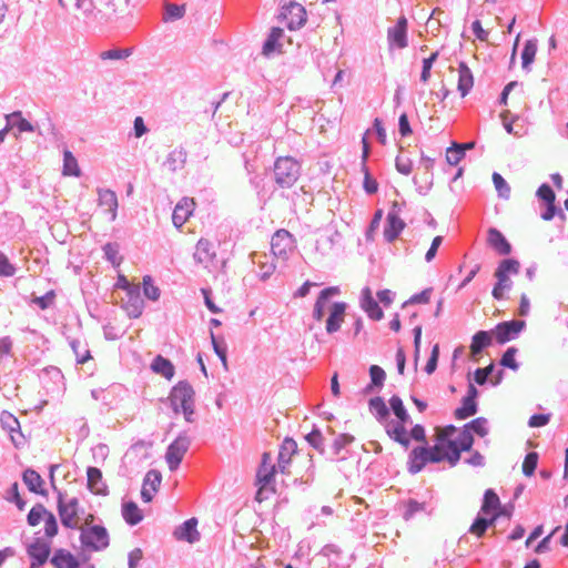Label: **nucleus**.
<instances>
[{
    "label": "nucleus",
    "mask_w": 568,
    "mask_h": 568,
    "mask_svg": "<svg viewBox=\"0 0 568 568\" xmlns=\"http://www.w3.org/2000/svg\"><path fill=\"white\" fill-rule=\"evenodd\" d=\"M143 291L144 295L152 301H158L160 297V288L153 284L150 275L143 277Z\"/></svg>",
    "instance_id": "obj_48"
},
{
    "label": "nucleus",
    "mask_w": 568,
    "mask_h": 568,
    "mask_svg": "<svg viewBox=\"0 0 568 568\" xmlns=\"http://www.w3.org/2000/svg\"><path fill=\"white\" fill-rule=\"evenodd\" d=\"M151 368L154 373L162 375L166 379H171L174 375L173 364L161 355L153 359Z\"/></svg>",
    "instance_id": "obj_34"
},
{
    "label": "nucleus",
    "mask_w": 568,
    "mask_h": 568,
    "mask_svg": "<svg viewBox=\"0 0 568 568\" xmlns=\"http://www.w3.org/2000/svg\"><path fill=\"white\" fill-rule=\"evenodd\" d=\"M537 53V43L535 40H527L523 52H521V61H523V68L528 69L529 65L534 62L535 57Z\"/></svg>",
    "instance_id": "obj_42"
},
{
    "label": "nucleus",
    "mask_w": 568,
    "mask_h": 568,
    "mask_svg": "<svg viewBox=\"0 0 568 568\" xmlns=\"http://www.w3.org/2000/svg\"><path fill=\"white\" fill-rule=\"evenodd\" d=\"M491 343V336L486 331H479L477 332L471 339L470 344V353L471 355L479 354L483 348L489 346Z\"/></svg>",
    "instance_id": "obj_38"
},
{
    "label": "nucleus",
    "mask_w": 568,
    "mask_h": 568,
    "mask_svg": "<svg viewBox=\"0 0 568 568\" xmlns=\"http://www.w3.org/2000/svg\"><path fill=\"white\" fill-rule=\"evenodd\" d=\"M406 423L407 422L398 420L397 423H395L393 425H390V424L387 425L386 434L389 436V438H392L396 443L400 444L405 448H408L410 440H409L408 432L405 426Z\"/></svg>",
    "instance_id": "obj_24"
},
{
    "label": "nucleus",
    "mask_w": 568,
    "mask_h": 568,
    "mask_svg": "<svg viewBox=\"0 0 568 568\" xmlns=\"http://www.w3.org/2000/svg\"><path fill=\"white\" fill-rule=\"evenodd\" d=\"M501 503L498 495L493 489H487L484 494L481 504V513L486 516H494L498 509H500Z\"/></svg>",
    "instance_id": "obj_31"
},
{
    "label": "nucleus",
    "mask_w": 568,
    "mask_h": 568,
    "mask_svg": "<svg viewBox=\"0 0 568 568\" xmlns=\"http://www.w3.org/2000/svg\"><path fill=\"white\" fill-rule=\"evenodd\" d=\"M408 22L405 17H399L394 27L387 30V41L389 49H405L408 45L407 37Z\"/></svg>",
    "instance_id": "obj_11"
},
{
    "label": "nucleus",
    "mask_w": 568,
    "mask_h": 568,
    "mask_svg": "<svg viewBox=\"0 0 568 568\" xmlns=\"http://www.w3.org/2000/svg\"><path fill=\"white\" fill-rule=\"evenodd\" d=\"M57 508L61 523L64 527L70 529L80 528V503L77 497L67 499L62 493H59Z\"/></svg>",
    "instance_id": "obj_6"
},
{
    "label": "nucleus",
    "mask_w": 568,
    "mask_h": 568,
    "mask_svg": "<svg viewBox=\"0 0 568 568\" xmlns=\"http://www.w3.org/2000/svg\"><path fill=\"white\" fill-rule=\"evenodd\" d=\"M364 171V189L368 194H374L378 190V183L373 179L368 172L366 164H363Z\"/></svg>",
    "instance_id": "obj_58"
},
{
    "label": "nucleus",
    "mask_w": 568,
    "mask_h": 568,
    "mask_svg": "<svg viewBox=\"0 0 568 568\" xmlns=\"http://www.w3.org/2000/svg\"><path fill=\"white\" fill-rule=\"evenodd\" d=\"M524 321L504 322L496 326L493 334L499 344H505L514 338L524 328Z\"/></svg>",
    "instance_id": "obj_17"
},
{
    "label": "nucleus",
    "mask_w": 568,
    "mask_h": 568,
    "mask_svg": "<svg viewBox=\"0 0 568 568\" xmlns=\"http://www.w3.org/2000/svg\"><path fill=\"white\" fill-rule=\"evenodd\" d=\"M6 118L11 129L16 126L20 133L34 131L33 125L19 111L8 114Z\"/></svg>",
    "instance_id": "obj_39"
},
{
    "label": "nucleus",
    "mask_w": 568,
    "mask_h": 568,
    "mask_svg": "<svg viewBox=\"0 0 568 568\" xmlns=\"http://www.w3.org/2000/svg\"><path fill=\"white\" fill-rule=\"evenodd\" d=\"M463 428H467L470 433L474 430L477 435L484 437L487 435V420L483 417H478L467 425H465Z\"/></svg>",
    "instance_id": "obj_49"
},
{
    "label": "nucleus",
    "mask_w": 568,
    "mask_h": 568,
    "mask_svg": "<svg viewBox=\"0 0 568 568\" xmlns=\"http://www.w3.org/2000/svg\"><path fill=\"white\" fill-rule=\"evenodd\" d=\"M23 483L27 485L31 493L37 495L45 496L47 490L44 489V481L42 477L33 469H27L22 476Z\"/></svg>",
    "instance_id": "obj_26"
},
{
    "label": "nucleus",
    "mask_w": 568,
    "mask_h": 568,
    "mask_svg": "<svg viewBox=\"0 0 568 568\" xmlns=\"http://www.w3.org/2000/svg\"><path fill=\"white\" fill-rule=\"evenodd\" d=\"M389 405H390L393 413L398 418V420H403V422L409 420V415L407 414L406 408H405L400 397H398L396 395L392 396L389 399Z\"/></svg>",
    "instance_id": "obj_44"
},
{
    "label": "nucleus",
    "mask_w": 568,
    "mask_h": 568,
    "mask_svg": "<svg viewBox=\"0 0 568 568\" xmlns=\"http://www.w3.org/2000/svg\"><path fill=\"white\" fill-rule=\"evenodd\" d=\"M190 446V439L185 435H180L169 447L165 459L170 470H175L181 464Z\"/></svg>",
    "instance_id": "obj_12"
},
{
    "label": "nucleus",
    "mask_w": 568,
    "mask_h": 568,
    "mask_svg": "<svg viewBox=\"0 0 568 568\" xmlns=\"http://www.w3.org/2000/svg\"><path fill=\"white\" fill-rule=\"evenodd\" d=\"M122 516L130 525H136L143 519V514L133 501L124 503L122 506Z\"/></svg>",
    "instance_id": "obj_36"
},
{
    "label": "nucleus",
    "mask_w": 568,
    "mask_h": 568,
    "mask_svg": "<svg viewBox=\"0 0 568 568\" xmlns=\"http://www.w3.org/2000/svg\"><path fill=\"white\" fill-rule=\"evenodd\" d=\"M197 519L191 518L184 521L181 526H179L173 536L178 540L186 541L189 544H193L200 539V532L197 530Z\"/></svg>",
    "instance_id": "obj_21"
},
{
    "label": "nucleus",
    "mask_w": 568,
    "mask_h": 568,
    "mask_svg": "<svg viewBox=\"0 0 568 568\" xmlns=\"http://www.w3.org/2000/svg\"><path fill=\"white\" fill-rule=\"evenodd\" d=\"M487 242L499 255H508L511 252V245L497 229L488 230Z\"/></svg>",
    "instance_id": "obj_23"
},
{
    "label": "nucleus",
    "mask_w": 568,
    "mask_h": 568,
    "mask_svg": "<svg viewBox=\"0 0 568 568\" xmlns=\"http://www.w3.org/2000/svg\"><path fill=\"white\" fill-rule=\"evenodd\" d=\"M185 13V6H178L173 3L165 4V17L164 20H178L183 18Z\"/></svg>",
    "instance_id": "obj_50"
},
{
    "label": "nucleus",
    "mask_w": 568,
    "mask_h": 568,
    "mask_svg": "<svg viewBox=\"0 0 568 568\" xmlns=\"http://www.w3.org/2000/svg\"><path fill=\"white\" fill-rule=\"evenodd\" d=\"M363 307L372 320L378 321L383 317L382 308L379 307L378 303L371 296H367L364 300Z\"/></svg>",
    "instance_id": "obj_45"
},
{
    "label": "nucleus",
    "mask_w": 568,
    "mask_h": 568,
    "mask_svg": "<svg viewBox=\"0 0 568 568\" xmlns=\"http://www.w3.org/2000/svg\"><path fill=\"white\" fill-rule=\"evenodd\" d=\"M519 271V262L513 258L504 260L495 272L497 283L493 290V296L500 300L504 291L509 287V276L517 274Z\"/></svg>",
    "instance_id": "obj_7"
},
{
    "label": "nucleus",
    "mask_w": 568,
    "mask_h": 568,
    "mask_svg": "<svg viewBox=\"0 0 568 568\" xmlns=\"http://www.w3.org/2000/svg\"><path fill=\"white\" fill-rule=\"evenodd\" d=\"M294 246V239L286 230H278L272 236L271 250L275 256L285 258Z\"/></svg>",
    "instance_id": "obj_14"
},
{
    "label": "nucleus",
    "mask_w": 568,
    "mask_h": 568,
    "mask_svg": "<svg viewBox=\"0 0 568 568\" xmlns=\"http://www.w3.org/2000/svg\"><path fill=\"white\" fill-rule=\"evenodd\" d=\"M433 447L419 446L409 453L408 470L412 474L419 473L428 463H439Z\"/></svg>",
    "instance_id": "obj_10"
},
{
    "label": "nucleus",
    "mask_w": 568,
    "mask_h": 568,
    "mask_svg": "<svg viewBox=\"0 0 568 568\" xmlns=\"http://www.w3.org/2000/svg\"><path fill=\"white\" fill-rule=\"evenodd\" d=\"M144 302L140 295V286L131 288L126 293V298L123 300V308L126 314L132 318H138L143 311Z\"/></svg>",
    "instance_id": "obj_19"
},
{
    "label": "nucleus",
    "mask_w": 568,
    "mask_h": 568,
    "mask_svg": "<svg viewBox=\"0 0 568 568\" xmlns=\"http://www.w3.org/2000/svg\"><path fill=\"white\" fill-rule=\"evenodd\" d=\"M476 412H477L476 400L467 399L464 397L463 405L455 410L454 415L457 419H466V418L475 415Z\"/></svg>",
    "instance_id": "obj_43"
},
{
    "label": "nucleus",
    "mask_w": 568,
    "mask_h": 568,
    "mask_svg": "<svg viewBox=\"0 0 568 568\" xmlns=\"http://www.w3.org/2000/svg\"><path fill=\"white\" fill-rule=\"evenodd\" d=\"M425 510V504L418 503L416 500H408L406 504V511L404 514V518L407 520L412 518L416 513L424 511Z\"/></svg>",
    "instance_id": "obj_61"
},
{
    "label": "nucleus",
    "mask_w": 568,
    "mask_h": 568,
    "mask_svg": "<svg viewBox=\"0 0 568 568\" xmlns=\"http://www.w3.org/2000/svg\"><path fill=\"white\" fill-rule=\"evenodd\" d=\"M301 165L291 156H281L274 164L275 182L281 187H292L298 180Z\"/></svg>",
    "instance_id": "obj_4"
},
{
    "label": "nucleus",
    "mask_w": 568,
    "mask_h": 568,
    "mask_svg": "<svg viewBox=\"0 0 568 568\" xmlns=\"http://www.w3.org/2000/svg\"><path fill=\"white\" fill-rule=\"evenodd\" d=\"M55 298V293L54 291H50L48 292L45 295L43 296H39V297H36L33 300V303H36L41 310H45L48 308L50 305L53 304V301Z\"/></svg>",
    "instance_id": "obj_64"
},
{
    "label": "nucleus",
    "mask_w": 568,
    "mask_h": 568,
    "mask_svg": "<svg viewBox=\"0 0 568 568\" xmlns=\"http://www.w3.org/2000/svg\"><path fill=\"white\" fill-rule=\"evenodd\" d=\"M131 52L128 49H112L101 52L100 57L102 60H120L128 58Z\"/></svg>",
    "instance_id": "obj_56"
},
{
    "label": "nucleus",
    "mask_w": 568,
    "mask_h": 568,
    "mask_svg": "<svg viewBox=\"0 0 568 568\" xmlns=\"http://www.w3.org/2000/svg\"><path fill=\"white\" fill-rule=\"evenodd\" d=\"M62 173H63V175H69V176H79L80 175V168H79L78 161L69 150H65L63 152Z\"/></svg>",
    "instance_id": "obj_40"
},
{
    "label": "nucleus",
    "mask_w": 568,
    "mask_h": 568,
    "mask_svg": "<svg viewBox=\"0 0 568 568\" xmlns=\"http://www.w3.org/2000/svg\"><path fill=\"white\" fill-rule=\"evenodd\" d=\"M473 445L474 436L467 428L458 430L454 425H448L436 428L433 450L439 457V463L447 462L454 467L460 460L462 453L470 452Z\"/></svg>",
    "instance_id": "obj_1"
},
{
    "label": "nucleus",
    "mask_w": 568,
    "mask_h": 568,
    "mask_svg": "<svg viewBox=\"0 0 568 568\" xmlns=\"http://www.w3.org/2000/svg\"><path fill=\"white\" fill-rule=\"evenodd\" d=\"M438 57V52H434L430 54V57L423 60V70L420 74V80L423 82H427L430 77V69L433 67V63L436 61Z\"/></svg>",
    "instance_id": "obj_59"
},
{
    "label": "nucleus",
    "mask_w": 568,
    "mask_h": 568,
    "mask_svg": "<svg viewBox=\"0 0 568 568\" xmlns=\"http://www.w3.org/2000/svg\"><path fill=\"white\" fill-rule=\"evenodd\" d=\"M99 205L111 220L115 219L118 209V199L114 192L104 190L99 192Z\"/></svg>",
    "instance_id": "obj_27"
},
{
    "label": "nucleus",
    "mask_w": 568,
    "mask_h": 568,
    "mask_svg": "<svg viewBox=\"0 0 568 568\" xmlns=\"http://www.w3.org/2000/svg\"><path fill=\"white\" fill-rule=\"evenodd\" d=\"M52 511L45 508L43 504H36L27 516V521L31 527H36L43 523L47 516H50Z\"/></svg>",
    "instance_id": "obj_35"
},
{
    "label": "nucleus",
    "mask_w": 568,
    "mask_h": 568,
    "mask_svg": "<svg viewBox=\"0 0 568 568\" xmlns=\"http://www.w3.org/2000/svg\"><path fill=\"white\" fill-rule=\"evenodd\" d=\"M281 16L286 21L287 28L291 30L300 29L305 24L307 19L305 8L295 2L283 7Z\"/></svg>",
    "instance_id": "obj_13"
},
{
    "label": "nucleus",
    "mask_w": 568,
    "mask_h": 568,
    "mask_svg": "<svg viewBox=\"0 0 568 568\" xmlns=\"http://www.w3.org/2000/svg\"><path fill=\"white\" fill-rule=\"evenodd\" d=\"M369 375L372 384L375 386H382L385 379V372L377 365H372L369 368Z\"/></svg>",
    "instance_id": "obj_62"
},
{
    "label": "nucleus",
    "mask_w": 568,
    "mask_h": 568,
    "mask_svg": "<svg viewBox=\"0 0 568 568\" xmlns=\"http://www.w3.org/2000/svg\"><path fill=\"white\" fill-rule=\"evenodd\" d=\"M430 292L432 288H426L423 292L413 295L407 302L404 303V306L406 304H427L430 300Z\"/></svg>",
    "instance_id": "obj_63"
},
{
    "label": "nucleus",
    "mask_w": 568,
    "mask_h": 568,
    "mask_svg": "<svg viewBox=\"0 0 568 568\" xmlns=\"http://www.w3.org/2000/svg\"><path fill=\"white\" fill-rule=\"evenodd\" d=\"M194 389L186 382L178 383L171 390L170 400L175 413L182 412L186 422L191 423L194 414Z\"/></svg>",
    "instance_id": "obj_3"
},
{
    "label": "nucleus",
    "mask_w": 568,
    "mask_h": 568,
    "mask_svg": "<svg viewBox=\"0 0 568 568\" xmlns=\"http://www.w3.org/2000/svg\"><path fill=\"white\" fill-rule=\"evenodd\" d=\"M283 29L277 27L272 28L271 33L263 45V54L270 55L274 51L278 50L281 48V44L278 42L283 38Z\"/></svg>",
    "instance_id": "obj_37"
},
{
    "label": "nucleus",
    "mask_w": 568,
    "mask_h": 568,
    "mask_svg": "<svg viewBox=\"0 0 568 568\" xmlns=\"http://www.w3.org/2000/svg\"><path fill=\"white\" fill-rule=\"evenodd\" d=\"M88 487L94 494H104L106 486L102 480V473L97 467H89L87 470Z\"/></svg>",
    "instance_id": "obj_32"
},
{
    "label": "nucleus",
    "mask_w": 568,
    "mask_h": 568,
    "mask_svg": "<svg viewBox=\"0 0 568 568\" xmlns=\"http://www.w3.org/2000/svg\"><path fill=\"white\" fill-rule=\"evenodd\" d=\"M345 304L334 303L329 308V316L326 321V331L334 333L339 329L341 324L344 321Z\"/></svg>",
    "instance_id": "obj_25"
},
{
    "label": "nucleus",
    "mask_w": 568,
    "mask_h": 568,
    "mask_svg": "<svg viewBox=\"0 0 568 568\" xmlns=\"http://www.w3.org/2000/svg\"><path fill=\"white\" fill-rule=\"evenodd\" d=\"M276 473V467L271 463V454L265 452L262 455V462L256 473V484L258 486V490L256 493V500L263 501L266 496H264V491L266 487L273 481Z\"/></svg>",
    "instance_id": "obj_8"
},
{
    "label": "nucleus",
    "mask_w": 568,
    "mask_h": 568,
    "mask_svg": "<svg viewBox=\"0 0 568 568\" xmlns=\"http://www.w3.org/2000/svg\"><path fill=\"white\" fill-rule=\"evenodd\" d=\"M474 85V78L466 63L460 62L458 67V91L465 97Z\"/></svg>",
    "instance_id": "obj_29"
},
{
    "label": "nucleus",
    "mask_w": 568,
    "mask_h": 568,
    "mask_svg": "<svg viewBox=\"0 0 568 568\" xmlns=\"http://www.w3.org/2000/svg\"><path fill=\"white\" fill-rule=\"evenodd\" d=\"M50 545L41 539H36L28 548V554L31 557V566L42 567L50 556Z\"/></svg>",
    "instance_id": "obj_18"
},
{
    "label": "nucleus",
    "mask_w": 568,
    "mask_h": 568,
    "mask_svg": "<svg viewBox=\"0 0 568 568\" xmlns=\"http://www.w3.org/2000/svg\"><path fill=\"white\" fill-rule=\"evenodd\" d=\"M186 153L182 149L172 150L166 156L163 165L169 172H176L184 168Z\"/></svg>",
    "instance_id": "obj_30"
},
{
    "label": "nucleus",
    "mask_w": 568,
    "mask_h": 568,
    "mask_svg": "<svg viewBox=\"0 0 568 568\" xmlns=\"http://www.w3.org/2000/svg\"><path fill=\"white\" fill-rule=\"evenodd\" d=\"M47 519L43 521L44 525V536L49 539L55 537L59 531V526L54 514L52 513L50 516L45 517Z\"/></svg>",
    "instance_id": "obj_54"
},
{
    "label": "nucleus",
    "mask_w": 568,
    "mask_h": 568,
    "mask_svg": "<svg viewBox=\"0 0 568 568\" xmlns=\"http://www.w3.org/2000/svg\"><path fill=\"white\" fill-rule=\"evenodd\" d=\"M194 258L210 273L217 268L214 245L206 239L199 240L195 246Z\"/></svg>",
    "instance_id": "obj_9"
},
{
    "label": "nucleus",
    "mask_w": 568,
    "mask_h": 568,
    "mask_svg": "<svg viewBox=\"0 0 568 568\" xmlns=\"http://www.w3.org/2000/svg\"><path fill=\"white\" fill-rule=\"evenodd\" d=\"M80 541L83 549L100 551L109 546V534L103 526L80 527Z\"/></svg>",
    "instance_id": "obj_5"
},
{
    "label": "nucleus",
    "mask_w": 568,
    "mask_h": 568,
    "mask_svg": "<svg viewBox=\"0 0 568 568\" xmlns=\"http://www.w3.org/2000/svg\"><path fill=\"white\" fill-rule=\"evenodd\" d=\"M162 481V476L158 470H150L146 473L142 489L141 497L143 501L150 503L153 499L154 494L159 490Z\"/></svg>",
    "instance_id": "obj_20"
},
{
    "label": "nucleus",
    "mask_w": 568,
    "mask_h": 568,
    "mask_svg": "<svg viewBox=\"0 0 568 568\" xmlns=\"http://www.w3.org/2000/svg\"><path fill=\"white\" fill-rule=\"evenodd\" d=\"M369 409L378 420H384L389 415V410L382 397H374L369 400Z\"/></svg>",
    "instance_id": "obj_41"
},
{
    "label": "nucleus",
    "mask_w": 568,
    "mask_h": 568,
    "mask_svg": "<svg viewBox=\"0 0 568 568\" xmlns=\"http://www.w3.org/2000/svg\"><path fill=\"white\" fill-rule=\"evenodd\" d=\"M6 499L8 501H13L20 510L26 506L24 500L20 496L18 483H13L8 489Z\"/></svg>",
    "instance_id": "obj_52"
},
{
    "label": "nucleus",
    "mask_w": 568,
    "mask_h": 568,
    "mask_svg": "<svg viewBox=\"0 0 568 568\" xmlns=\"http://www.w3.org/2000/svg\"><path fill=\"white\" fill-rule=\"evenodd\" d=\"M16 274L14 265L9 261L8 256L0 251V276L11 277Z\"/></svg>",
    "instance_id": "obj_55"
},
{
    "label": "nucleus",
    "mask_w": 568,
    "mask_h": 568,
    "mask_svg": "<svg viewBox=\"0 0 568 568\" xmlns=\"http://www.w3.org/2000/svg\"><path fill=\"white\" fill-rule=\"evenodd\" d=\"M337 287H327L323 290L316 300V303L314 305V317L316 321H322L324 317L325 306L328 302V298L333 295L338 294Z\"/></svg>",
    "instance_id": "obj_33"
},
{
    "label": "nucleus",
    "mask_w": 568,
    "mask_h": 568,
    "mask_svg": "<svg viewBox=\"0 0 568 568\" xmlns=\"http://www.w3.org/2000/svg\"><path fill=\"white\" fill-rule=\"evenodd\" d=\"M196 203L192 197H183L174 207L172 214L173 224L180 229L184 225L192 216L195 210Z\"/></svg>",
    "instance_id": "obj_16"
},
{
    "label": "nucleus",
    "mask_w": 568,
    "mask_h": 568,
    "mask_svg": "<svg viewBox=\"0 0 568 568\" xmlns=\"http://www.w3.org/2000/svg\"><path fill=\"white\" fill-rule=\"evenodd\" d=\"M59 3L78 19L110 21L125 11L129 0H59Z\"/></svg>",
    "instance_id": "obj_2"
},
{
    "label": "nucleus",
    "mask_w": 568,
    "mask_h": 568,
    "mask_svg": "<svg viewBox=\"0 0 568 568\" xmlns=\"http://www.w3.org/2000/svg\"><path fill=\"white\" fill-rule=\"evenodd\" d=\"M464 156L465 153L462 148L457 146V143H453V145L446 150V161L449 165H457Z\"/></svg>",
    "instance_id": "obj_47"
},
{
    "label": "nucleus",
    "mask_w": 568,
    "mask_h": 568,
    "mask_svg": "<svg viewBox=\"0 0 568 568\" xmlns=\"http://www.w3.org/2000/svg\"><path fill=\"white\" fill-rule=\"evenodd\" d=\"M106 258L114 265L119 266L122 262V256L119 254V246L116 244L108 243L103 247Z\"/></svg>",
    "instance_id": "obj_53"
},
{
    "label": "nucleus",
    "mask_w": 568,
    "mask_h": 568,
    "mask_svg": "<svg viewBox=\"0 0 568 568\" xmlns=\"http://www.w3.org/2000/svg\"><path fill=\"white\" fill-rule=\"evenodd\" d=\"M538 463V454L532 452L526 455L524 462H523V473L526 476H531L537 467Z\"/></svg>",
    "instance_id": "obj_51"
},
{
    "label": "nucleus",
    "mask_w": 568,
    "mask_h": 568,
    "mask_svg": "<svg viewBox=\"0 0 568 568\" xmlns=\"http://www.w3.org/2000/svg\"><path fill=\"white\" fill-rule=\"evenodd\" d=\"M405 223L396 213H388L387 225L384 230V236L388 242H393L404 230Z\"/></svg>",
    "instance_id": "obj_28"
},
{
    "label": "nucleus",
    "mask_w": 568,
    "mask_h": 568,
    "mask_svg": "<svg viewBox=\"0 0 568 568\" xmlns=\"http://www.w3.org/2000/svg\"><path fill=\"white\" fill-rule=\"evenodd\" d=\"M0 424L4 430H7L9 434L14 433L19 428V420L18 418L12 415L9 412L3 410L0 414Z\"/></svg>",
    "instance_id": "obj_46"
},
{
    "label": "nucleus",
    "mask_w": 568,
    "mask_h": 568,
    "mask_svg": "<svg viewBox=\"0 0 568 568\" xmlns=\"http://www.w3.org/2000/svg\"><path fill=\"white\" fill-rule=\"evenodd\" d=\"M537 195L540 200L545 201L547 204L555 203V200H556L555 192L548 184L540 185L537 191Z\"/></svg>",
    "instance_id": "obj_60"
},
{
    "label": "nucleus",
    "mask_w": 568,
    "mask_h": 568,
    "mask_svg": "<svg viewBox=\"0 0 568 568\" xmlns=\"http://www.w3.org/2000/svg\"><path fill=\"white\" fill-rule=\"evenodd\" d=\"M499 517L510 518L511 510L507 509L506 507H504L501 505L500 509H498L497 513L494 514V516H491L489 518L477 517L475 519V521L471 524V526L469 528V532L475 535L478 538L481 537L485 534V531L487 530V528L489 526H493Z\"/></svg>",
    "instance_id": "obj_15"
},
{
    "label": "nucleus",
    "mask_w": 568,
    "mask_h": 568,
    "mask_svg": "<svg viewBox=\"0 0 568 568\" xmlns=\"http://www.w3.org/2000/svg\"><path fill=\"white\" fill-rule=\"evenodd\" d=\"M297 450V444L292 438H285L281 445L278 453L277 465L282 473H286V469L292 460V457Z\"/></svg>",
    "instance_id": "obj_22"
},
{
    "label": "nucleus",
    "mask_w": 568,
    "mask_h": 568,
    "mask_svg": "<svg viewBox=\"0 0 568 568\" xmlns=\"http://www.w3.org/2000/svg\"><path fill=\"white\" fill-rule=\"evenodd\" d=\"M517 353V349L515 347H510L508 348L503 357H501V361H500V364L505 367H509L511 368L513 371H516L518 368V364L515 359V355Z\"/></svg>",
    "instance_id": "obj_57"
}]
</instances>
